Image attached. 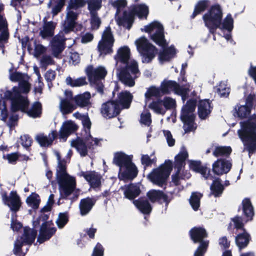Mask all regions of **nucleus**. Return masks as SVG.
<instances>
[{"label": "nucleus", "instance_id": "obj_1", "mask_svg": "<svg viewBox=\"0 0 256 256\" xmlns=\"http://www.w3.org/2000/svg\"><path fill=\"white\" fill-rule=\"evenodd\" d=\"M119 80L129 86L134 85V79L139 75L137 62L130 58V50L127 46L120 48L114 56Z\"/></svg>", "mask_w": 256, "mask_h": 256}, {"label": "nucleus", "instance_id": "obj_2", "mask_svg": "<svg viewBox=\"0 0 256 256\" xmlns=\"http://www.w3.org/2000/svg\"><path fill=\"white\" fill-rule=\"evenodd\" d=\"M10 78L12 82H19V88H14L12 92H6L4 96L6 99L11 100L12 111L16 112L18 110H24L28 105V102L24 96H21L20 93H28L29 92V78L27 75L18 72L12 74Z\"/></svg>", "mask_w": 256, "mask_h": 256}, {"label": "nucleus", "instance_id": "obj_3", "mask_svg": "<svg viewBox=\"0 0 256 256\" xmlns=\"http://www.w3.org/2000/svg\"><path fill=\"white\" fill-rule=\"evenodd\" d=\"M241 130H238L240 138L244 142V149L250 154L256 150V116H252L246 123H240Z\"/></svg>", "mask_w": 256, "mask_h": 256}, {"label": "nucleus", "instance_id": "obj_4", "mask_svg": "<svg viewBox=\"0 0 256 256\" xmlns=\"http://www.w3.org/2000/svg\"><path fill=\"white\" fill-rule=\"evenodd\" d=\"M58 161L56 176L60 185V190L62 195H70L76 186V180L74 178L68 174L66 172V166L64 160H60V154L55 152Z\"/></svg>", "mask_w": 256, "mask_h": 256}, {"label": "nucleus", "instance_id": "obj_5", "mask_svg": "<svg viewBox=\"0 0 256 256\" xmlns=\"http://www.w3.org/2000/svg\"><path fill=\"white\" fill-rule=\"evenodd\" d=\"M172 168L171 160H166L160 166L154 168L148 175V178L153 184L162 186L166 184Z\"/></svg>", "mask_w": 256, "mask_h": 256}, {"label": "nucleus", "instance_id": "obj_6", "mask_svg": "<svg viewBox=\"0 0 256 256\" xmlns=\"http://www.w3.org/2000/svg\"><path fill=\"white\" fill-rule=\"evenodd\" d=\"M86 4L84 0H70L67 8L66 19L63 24V30L65 33L72 31L76 22L78 14L74 10L83 6Z\"/></svg>", "mask_w": 256, "mask_h": 256}, {"label": "nucleus", "instance_id": "obj_7", "mask_svg": "<svg viewBox=\"0 0 256 256\" xmlns=\"http://www.w3.org/2000/svg\"><path fill=\"white\" fill-rule=\"evenodd\" d=\"M222 17V10L218 5L212 6L203 16L205 26L210 32L214 33L218 28H220Z\"/></svg>", "mask_w": 256, "mask_h": 256}, {"label": "nucleus", "instance_id": "obj_8", "mask_svg": "<svg viewBox=\"0 0 256 256\" xmlns=\"http://www.w3.org/2000/svg\"><path fill=\"white\" fill-rule=\"evenodd\" d=\"M138 52L142 56L143 62L149 63L156 56L158 50L156 47L149 42L144 37H141L135 41Z\"/></svg>", "mask_w": 256, "mask_h": 256}, {"label": "nucleus", "instance_id": "obj_9", "mask_svg": "<svg viewBox=\"0 0 256 256\" xmlns=\"http://www.w3.org/2000/svg\"><path fill=\"white\" fill-rule=\"evenodd\" d=\"M142 30L148 33L151 39L156 44L162 47L166 45L164 39V28L158 21H154L142 28Z\"/></svg>", "mask_w": 256, "mask_h": 256}, {"label": "nucleus", "instance_id": "obj_10", "mask_svg": "<svg viewBox=\"0 0 256 256\" xmlns=\"http://www.w3.org/2000/svg\"><path fill=\"white\" fill-rule=\"evenodd\" d=\"M36 231L33 229L29 228H24L23 237L18 238L14 244V252L18 256H24L28 248L27 247L24 249L22 248L24 244H31L32 243L36 238Z\"/></svg>", "mask_w": 256, "mask_h": 256}, {"label": "nucleus", "instance_id": "obj_11", "mask_svg": "<svg viewBox=\"0 0 256 256\" xmlns=\"http://www.w3.org/2000/svg\"><path fill=\"white\" fill-rule=\"evenodd\" d=\"M196 102L190 100L183 107L182 111L181 120L184 122V128L186 132L193 130L194 128V112L196 108Z\"/></svg>", "mask_w": 256, "mask_h": 256}, {"label": "nucleus", "instance_id": "obj_12", "mask_svg": "<svg viewBox=\"0 0 256 256\" xmlns=\"http://www.w3.org/2000/svg\"><path fill=\"white\" fill-rule=\"evenodd\" d=\"M190 236L194 242H200L199 246L194 252V256H203L206 251L208 242L202 240L207 236L206 230L202 228H194L190 231Z\"/></svg>", "mask_w": 256, "mask_h": 256}, {"label": "nucleus", "instance_id": "obj_13", "mask_svg": "<svg viewBox=\"0 0 256 256\" xmlns=\"http://www.w3.org/2000/svg\"><path fill=\"white\" fill-rule=\"evenodd\" d=\"M114 39L110 27L104 30L102 40L99 42L98 48L100 54H106L112 52Z\"/></svg>", "mask_w": 256, "mask_h": 256}, {"label": "nucleus", "instance_id": "obj_14", "mask_svg": "<svg viewBox=\"0 0 256 256\" xmlns=\"http://www.w3.org/2000/svg\"><path fill=\"white\" fill-rule=\"evenodd\" d=\"M160 88L163 94L174 92L175 94L181 96L184 101L186 100L188 91V88L180 87L176 82L172 80H164Z\"/></svg>", "mask_w": 256, "mask_h": 256}, {"label": "nucleus", "instance_id": "obj_15", "mask_svg": "<svg viewBox=\"0 0 256 256\" xmlns=\"http://www.w3.org/2000/svg\"><path fill=\"white\" fill-rule=\"evenodd\" d=\"M98 143L96 139H94L90 136L85 142L80 138L72 140L71 142V146L76 148L81 156H85L87 154L88 147L96 145Z\"/></svg>", "mask_w": 256, "mask_h": 256}, {"label": "nucleus", "instance_id": "obj_16", "mask_svg": "<svg viewBox=\"0 0 256 256\" xmlns=\"http://www.w3.org/2000/svg\"><path fill=\"white\" fill-rule=\"evenodd\" d=\"M65 98H61L59 104V108L63 114H66L72 112L76 109V106L72 104L70 102L73 100L72 92L66 90L64 92Z\"/></svg>", "mask_w": 256, "mask_h": 256}, {"label": "nucleus", "instance_id": "obj_17", "mask_svg": "<svg viewBox=\"0 0 256 256\" xmlns=\"http://www.w3.org/2000/svg\"><path fill=\"white\" fill-rule=\"evenodd\" d=\"M118 178L121 180H132L137 176L138 170L136 165L130 161L119 170Z\"/></svg>", "mask_w": 256, "mask_h": 256}, {"label": "nucleus", "instance_id": "obj_18", "mask_svg": "<svg viewBox=\"0 0 256 256\" xmlns=\"http://www.w3.org/2000/svg\"><path fill=\"white\" fill-rule=\"evenodd\" d=\"M132 14L127 16L126 12H124V19L126 22L128 24L132 22L134 15H136L140 18H146L148 14V8L144 4H140L135 6L132 10Z\"/></svg>", "mask_w": 256, "mask_h": 256}, {"label": "nucleus", "instance_id": "obj_19", "mask_svg": "<svg viewBox=\"0 0 256 256\" xmlns=\"http://www.w3.org/2000/svg\"><path fill=\"white\" fill-rule=\"evenodd\" d=\"M253 98V96L250 95L247 98L244 104H240L236 106L234 115L236 114L238 117L242 118H247L251 112Z\"/></svg>", "mask_w": 256, "mask_h": 256}, {"label": "nucleus", "instance_id": "obj_20", "mask_svg": "<svg viewBox=\"0 0 256 256\" xmlns=\"http://www.w3.org/2000/svg\"><path fill=\"white\" fill-rule=\"evenodd\" d=\"M86 72L92 84H95L98 80L104 78L107 74L106 70L102 66L94 68L92 66H88L86 69Z\"/></svg>", "mask_w": 256, "mask_h": 256}, {"label": "nucleus", "instance_id": "obj_21", "mask_svg": "<svg viewBox=\"0 0 256 256\" xmlns=\"http://www.w3.org/2000/svg\"><path fill=\"white\" fill-rule=\"evenodd\" d=\"M2 200L4 203L6 204L12 211H18L21 205L20 197L16 192H12L9 196L2 194Z\"/></svg>", "mask_w": 256, "mask_h": 256}, {"label": "nucleus", "instance_id": "obj_22", "mask_svg": "<svg viewBox=\"0 0 256 256\" xmlns=\"http://www.w3.org/2000/svg\"><path fill=\"white\" fill-rule=\"evenodd\" d=\"M122 108L118 104L109 102L102 105V113L106 118H112L118 114Z\"/></svg>", "mask_w": 256, "mask_h": 256}, {"label": "nucleus", "instance_id": "obj_23", "mask_svg": "<svg viewBox=\"0 0 256 256\" xmlns=\"http://www.w3.org/2000/svg\"><path fill=\"white\" fill-rule=\"evenodd\" d=\"M78 129V126L70 120L63 122L58 133L60 139L66 140V138Z\"/></svg>", "mask_w": 256, "mask_h": 256}, {"label": "nucleus", "instance_id": "obj_24", "mask_svg": "<svg viewBox=\"0 0 256 256\" xmlns=\"http://www.w3.org/2000/svg\"><path fill=\"white\" fill-rule=\"evenodd\" d=\"M55 232L56 229L51 226L50 222H43L38 241L40 243H42L45 240H48L54 234Z\"/></svg>", "mask_w": 256, "mask_h": 256}, {"label": "nucleus", "instance_id": "obj_25", "mask_svg": "<svg viewBox=\"0 0 256 256\" xmlns=\"http://www.w3.org/2000/svg\"><path fill=\"white\" fill-rule=\"evenodd\" d=\"M232 164L228 160H218L212 164L213 172L218 175L228 172L231 168Z\"/></svg>", "mask_w": 256, "mask_h": 256}, {"label": "nucleus", "instance_id": "obj_26", "mask_svg": "<svg viewBox=\"0 0 256 256\" xmlns=\"http://www.w3.org/2000/svg\"><path fill=\"white\" fill-rule=\"evenodd\" d=\"M80 176H84L92 188L98 187L101 184V176L94 172H82Z\"/></svg>", "mask_w": 256, "mask_h": 256}, {"label": "nucleus", "instance_id": "obj_27", "mask_svg": "<svg viewBox=\"0 0 256 256\" xmlns=\"http://www.w3.org/2000/svg\"><path fill=\"white\" fill-rule=\"evenodd\" d=\"M2 10V6L0 5V48H3L8 38L6 22L1 14Z\"/></svg>", "mask_w": 256, "mask_h": 256}, {"label": "nucleus", "instance_id": "obj_28", "mask_svg": "<svg viewBox=\"0 0 256 256\" xmlns=\"http://www.w3.org/2000/svg\"><path fill=\"white\" fill-rule=\"evenodd\" d=\"M188 152L185 148H181L178 154L174 158V168L178 172L181 171L185 164V160L188 158Z\"/></svg>", "mask_w": 256, "mask_h": 256}, {"label": "nucleus", "instance_id": "obj_29", "mask_svg": "<svg viewBox=\"0 0 256 256\" xmlns=\"http://www.w3.org/2000/svg\"><path fill=\"white\" fill-rule=\"evenodd\" d=\"M132 160V156L126 155L122 152H118L114 154L113 162L118 166L120 169Z\"/></svg>", "mask_w": 256, "mask_h": 256}, {"label": "nucleus", "instance_id": "obj_30", "mask_svg": "<svg viewBox=\"0 0 256 256\" xmlns=\"http://www.w3.org/2000/svg\"><path fill=\"white\" fill-rule=\"evenodd\" d=\"M211 111L209 100H202L198 105V114L201 119H206L210 114Z\"/></svg>", "mask_w": 256, "mask_h": 256}, {"label": "nucleus", "instance_id": "obj_31", "mask_svg": "<svg viewBox=\"0 0 256 256\" xmlns=\"http://www.w3.org/2000/svg\"><path fill=\"white\" fill-rule=\"evenodd\" d=\"M57 134L56 131H52L48 136L40 134L36 136V140L42 146H48L52 143Z\"/></svg>", "mask_w": 256, "mask_h": 256}, {"label": "nucleus", "instance_id": "obj_32", "mask_svg": "<svg viewBox=\"0 0 256 256\" xmlns=\"http://www.w3.org/2000/svg\"><path fill=\"white\" fill-rule=\"evenodd\" d=\"M132 99V94L127 91L122 92L118 96V104L122 108H129Z\"/></svg>", "mask_w": 256, "mask_h": 256}, {"label": "nucleus", "instance_id": "obj_33", "mask_svg": "<svg viewBox=\"0 0 256 256\" xmlns=\"http://www.w3.org/2000/svg\"><path fill=\"white\" fill-rule=\"evenodd\" d=\"M189 165L191 170L201 174L206 179L211 178L210 170L206 167L202 166L198 162L190 160L189 162Z\"/></svg>", "mask_w": 256, "mask_h": 256}, {"label": "nucleus", "instance_id": "obj_34", "mask_svg": "<svg viewBox=\"0 0 256 256\" xmlns=\"http://www.w3.org/2000/svg\"><path fill=\"white\" fill-rule=\"evenodd\" d=\"M176 50L172 46L168 48L164 49L158 54L160 62H164L170 60L176 56Z\"/></svg>", "mask_w": 256, "mask_h": 256}, {"label": "nucleus", "instance_id": "obj_35", "mask_svg": "<svg viewBox=\"0 0 256 256\" xmlns=\"http://www.w3.org/2000/svg\"><path fill=\"white\" fill-rule=\"evenodd\" d=\"M112 5L117 9L116 12V19L117 24L119 26H124L126 20L124 19V17L122 19H121L118 17L120 9L124 8L126 4V0H116L112 2Z\"/></svg>", "mask_w": 256, "mask_h": 256}, {"label": "nucleus", "instance_id": "obj_36", "mask_svg": "<svg viewBox=\"0 0 256 256\" xmlns=\"http://www.w3.org/2000/svg\"><path fill=\"white\" fill-rule=\"evenodd\" d=\"M26 100H28L26 98L24 97ZM28 102V101H27ZM28 105L24 108V110H22V112H26L27 114L30 117L32 118H36L40 116L42 113V106L40 102H34L30 110L26 111V109L27 108ZM18 111V110H16Z\"/></svg>", "mask_w": 256, "mask_h": 256}, {"label": "nucleus", "instance_id": "obj_37", "mask_svg": "<svg viewBox=\"0 0 256 256\" xmlns=\"http://www.w3.org/2000/svg\"><path fill=\"white\" fill-rule=\"evenodd\" d=\"M147 196L152 202L156 201H162L166 202L167 200L166 196L161 191L152 190L147 193Z\"/></svg>", "mask_w": 256, "mask_h": 256}, {"label": "nucleus", "instance_id": "obj_38", "mask_svg": "<svg viewBox=\"0 0 256 256\" xmlns=\"http://www.w3.org/2000/svg\"><path fill=\"white\" fill-rule=\"evenodd\" d=\"M134 204L143 214H150L152 210V207L146 200L139 199L134 200Z\"/></svg>", "mask_w": 256, "mask_h": 256}, {"label": "nucleus", "instance_id": "obj_39", "mask_svg": "<svg viewBox=\"0 0 256 256\" xmlns=\"http://www.w3.org/2000/svg\"><path fill=\"white\" fill-rule=\"evenodd\" d=\"M140 192V186L138 185L132 184L126 186L124 192V194L127 198L132 200L138 196Z\"/></svg>", "mask_w": 256, "mask_h": 256}, {"label": "nucleus", "instance_id": "obj_40", "mask_svg": "<svg viewBox=\"0 0 256 256\" xmlns=\"http://www.w3.org/2000/svg\"><path fill=\"white\" fill-rule=\"evenodd\" d=\"M90 94L89 92H86L83 94L78 95L73 98L76 106L80 107H84L90 104Z\"/></svg>", "mask_w": 256, "mask_h": 256}, {"label": "nucleus", "instance_id": "obj_41", "mask_svg": "<svg viewBox=\"0 0 256 256\" xmlns=\"http://www.w3.org/2000/svg\"><path fill=\"white\" fill-rule=\"evenodd\" d=\"M64 40L62 38H60L56 36L54 38L52 43V50L54 56H58V54L64 49Z\"/></svg>", "mask_w": 256, "mask_h": 256}, {"label": "nucleus", "instance_id": "obj_42", "mask_svg": "<svg viewBox=\"0 0 256 256\" xmlns=\"http://www.w3.org/2000/svg\"><path fill=\"white\" fill-rule=\"evenodd\" d=\"M162 94L160 88H158L154 86H152L148 88L144 94L146 105L150 100L151 97L160 96Z\"/></svg>", "mask_w": 256, "mask_h": 256}, {"label": "nucleus", "instance_id": "obj_43", "mask_svg": "<svg viewBox=\"0 0 256 256\" xmlns=\"http://www.w3.org/2000/svg\"><path fill=\"white\" fill-rule=\"evenodd\" d=\"M64 2L65 0H52L48 4V6H52V13L54 16L61 11Z\"/></svg>", "mask_w": 256, "mask_h": 256}, {"label": "nucleus", "instance_id": "obj_44", "mask_svg": "<svg viewBox=\"0 0 256 256\" xmlns=\"http://www.w3.org/2000/svg\"><path fill=\"white\" fill-rule=\"evenodd\" d=\"M94 204V200L90 198H86L81 200L80 204V212L82 215L87 214Z\"/></svg>", "mask_w": 256, "mask_h": 256}, {"label": "nucleus", "instance_id": "obj_45", "mask_svg": "<svg viewBox=\"0 0 256 256\" xmlns=\"http://www.w3.org/2000/svg\"><path fill=\"white\" fill-rule=\"evenodd\" d=\"M250 240L249 234L244 230L242 234H239L236 238V242L240 249L246 247Z\"/></svg>", "mask_w": 256, "mask_h": 256}, {"label": "nucleus", "instance_id": "obj_46", "mask_svg": "<svg viewBox=\"0 0 256 256\" xmlns=\"http://www.w3.org/2000/svg\"><path fill=\"white\" fill-rule=\"evenodd\" d=\"M243 212L248 220H251L254 216L253 207L248 198H244L242 202Z\"/></svg>", "mask_w": 256, "mask_h": 256}, {"label": "nucleus", "instance_id": "obj_47", "mask_svg": "<svg viewBox=\"0 0 256 256\" xmlns=\"http://www.w3.org/2000/svg\"><path fill=\"white\" fill-rule=\"evenodd\" d=\"M148 108L158 114H165V108L162 104V100L153 101L148 105Z\"/></svg>", "mask_w": 256, "mask_h": 256}, {"label": "nucleus", "instance_id": "obj_48", "mask_svg": "<svg viewBox=\"0 0 256 256\" xmlns=\"http://www.w3.org/2000/svg\"><path fill=\"white\" fill-rule=\"evenodd\" d=\"M56 25V24L52 22L46 23L43 27V30L40 32L42 37L44 38L52 36L54 34V30Z\"/></svg>", "mask_w": 256, "mask_h": 256}, {"label": "nucleus", "instance_id": "obj_49", "mask_svg": "<svg viewBox=\"0 0 256 256\" xmlns=\"http://www.w3.org/2000/svg\"><path fill=\"white\" fill-rule=\"evenodd\" d=\"M66 82L68 85L72 87L80 86H84L86 84V78H84L73 79L68 76L66 78Z\"/></svg>", "mask_w": 256, "mask_h": 256}, {"label": "nucleus", "instance_id": "obj_50", "mask_svg": "<svg viewBox=\"0 0 256 256\" xmlns=\"http://www.w3.org/2000/svg\"><path fill=\"white\" fill-rule=\"evenodd\" d=\"M223 190V186L218 179L214 180L210 186L211 194L215 196H220Z\"/></svg>", "mask_w": 256, "mask_h": 256}, {"label": "nucleus", "instance_id": "obj_51", "mask_svg": "<svg viewBox=\"0 0 256 256\" xmlns=\"http://www.w3.org/2000/svg\"><path fill=\"white\" fill-rule=\"evenodd\" d=\"M156 158L154 156V152H152L150 156L148 154H142L141 162L145 167L150 166L153 164H156Z\"/></svg>", "mask_w": 256, "mask_h": 256}, {"label": "nucleus", "instance_id": "obj_52", "mask_svg": "<svg viewBox=\"0 0 256 256\" xmlns=\"http://www.w3.org/2000/svg\"><path fill=\"white\" fill-rule=\"evenodd\" d=\"M216 90L218 95L221 97H226L228 96L230 89L226 82H220L216 86Z\"/></svg>", "mask_w": 256, "mask_h": 256}, {"label": "nucleus", "instance_id": "obj_53", "mask_svg": "<svg viewBox=\"0 0 256 256\" xmlns=\"http://www.w3.org/2000/svg\"><path fill=\"white\" fill-rule=\"evenodd\" d=\"M202 196L200 193L194 192L190 199V204L194 210H197L200 205V200Z\"/></svg>", "mask_w": 256, "mask_h": 256}, {"label": "nucleus", "instance_id": "obj_54", "mask_svg": "<svg viewBox=\"0 0 256 256\" xmlns=\"http://www.w3.org/2000/svg\"><path fill=\"white\" fill-rule=\"evenodd\" d=\"M26 202L28 206L33 208H37L40 202L38 195L36 194H32L27 198Z\"/></svg>", "mask_w": 256, "mask_h": 256}, {"label": "nucleus", "instance_id": "obj_55", "mask_svg": "<svg viewBox=\"0 0 256 256\" xmlns=\"http://www.w3.org/2000/svg\"><path fill=\"white\" fill-rule=\"evenodd\" d=\"M234 20L230 14H228L226 18L221 22L220 28H218L221 30H226L228 31H231L233 28Z\"/></svg>", "mask_w": 256, "mask_h": 256}, {"label": "nucleus", "instance_id": "obj_56", "mask_svg": "<svg viewBox=\"0 0 256 256\" xmlns=\"http://www.w3.org/2000/svg\"><path fill=\"white\" fill-rule=\"evenodd\" d=\"M232 152V148L230 146H216L215 148L213 154L216 156H227Z\"/></svg>", "mask_w": 256, "mask_h": 256}, {"label": "nucleus", "instance_id": "obj_57", "mask_svg": "<svg viewBox=\"0 0 256 256\" xmlns=\"http://www.w3.org/2000/svg\"><path fill=\"white\" fill-rule=\"evenodd\" d=\"M208 6V0H200L195 6V8L192 14V18H194L197 14L204 11Z\"/></svg>", "mask_w": 256, "mask_h": 256}, {"label": "nucleus", "instance_id": "obj_58", "mask_svg": "<svg viewBox=\"0 0 256 256\" xmlns=\"http://www.w3.org/2000/svg\"><path fill=\"white\" fill-rule=\"evenodd\" d=\"M162 104L165 108V112L166 110L174 109L176 107V102L174 99L166 96L162 100Z\"/></svg>", "mask_w": 256, "mask_h": 256}, {"label": "nucleus", "instance_id": "obj_59", "mask_svg": "<svg viewBox=\"0 0 256 256\" xmlns=\"http://www.w3.org/2000/svg\"><path fill=\"white\" fill-rule=\"evenodd\" d=\"M102 0H90L88 2V8L90 14H95L102 6Z\"/></svg>", "mask_w": 256, "mask_h": 256}, {"label": "nucleus", "instance_id": "obj_60", "mask_svg": "<svg viewBox=\"0 0 256 256\" xmlns=\"http://www.w3.org/2000/svg\"><path fill=\"white\" fill-rule=\"evenodd\" d=\"M151 116L150 112L148 110H144L140 116V122L149 126L151 123Z\"/></svg>", "mask_w": 256, "mask_h": 256}, {"label": "nucleus", "instance_id": "obj_61", "mask_svg": "<svg viewBox=\"0 0 256 256\" xmlns=\"http://www.w3.org/2000/svg\"><path fill=\"white\" fill-rule=\"evenodd\" d=\"M8 116L5 102L4 100H0V119L5 121Z\"/></svg>", "mask_w": 256, "mask_h": 256}, {"label": "nucleus", "instance_id": "obj_62", "mask_svg": "<svg viewBox=\"0 0 256 256\" xmlns=\"http://www.w3.org/2000/svg\"><path fill=\"white\" fill-rule=\"evenodd\" d=\"M46 48L41 44L34 43V56L36 57H39L41 54L46 52Z\"/></svg>", "mask_w": 256, "mask_h": 256}, {"label": "nucleus", "instance_id": "obj_63", "mask_svg": "<svg viewBox=\"0 0 256 256\" xmlns=\"http://www.w3.org/2000/svg\"><path fill=\"white\" fill-rule=\"evenodd\" d=\"M91 19L90 24L92 28V30H96L98 28L100 24V18L97 16L96 14H90Z\"/></svg>", "mask_w": 256, "mask_h": 256}, {"label": "nucleus", "instance_id": "obj_64", "mask_svg": "<svg viewBox=\"0 0 256 256\" xmlns=\"http://www.w3.org/2000/svg\"><path fill=\"white\" fill-rule=\"evenodd\" d=\"M68 218L66 214H60L56 220L58 226L59 228H62L67 223Z\"/></svg>", "mask_w": 256, "mask_h": 256}]
</instances>
